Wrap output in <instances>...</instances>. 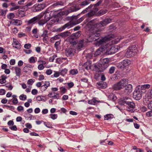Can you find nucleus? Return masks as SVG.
Masks as SVG:
<instances>
[{
  "mask_svg": "<svg viewBox=\"0 0 152 152\" xmlns=\"http://www.w3.org/2000/svg\"><path fill=\"white\" fill-rule=\"evenodd\" d=\"M53 72L52 70L50 69H48L46 70V73L48 75H51Z\"/></svg>",
  "mask_w": 152,
  "mask_h": 152,
  "instance_id": "nucleus-57",
  "label": "nucleus"
},
{
  "mask_svg": "<svg viewBox=\"0 0 152 152\" xmlns=\"http://www.w3.org/2000/svg\"><path fill=\"white\" fill-rule=\"evenodd\" d=\"M129 98L127 97H123L121 98L119 101V104L121 105H125L126 104L128 101L127 100Z\"/></svg>",
  "mask_w": 152,
  "mask_h": 152,
  "instance_id": "nucleus-23",
  "label": "nucleus"
},
{
  "mask_svg": "<svg viewBox=\"0 0 152 152\" xmlns=\"http://www.w3.org/2000/svg\"><path fill=\"white\" fill-rule=\"evenodd\" d=\"M111 19L110 18L105 19L98 23L96 19H93L89 21L87 24L86 28L89 31L88 37L84 39V41L87 44L88 42L96 41L100 36L99 31L102 27L106 26L110 23Z\"/></svg>",
  "mask_w": 152,
  "mask_h": 152,
  "instance_id": "nucleus-1",
  "label": "nucleus"
},
{
  "mask_svg": "<svg viewBox=\"0 0 152 152\" xmlns=\"http://www.w3.org/2000/svg\"><path fill=\"white\" fill-rule=\"evenodd\" d=\"M7 10H3L2 9H0V16H4L5 15Z\"/></svg>",
  "mask_w": 152,
  "mask_h": 152,
  "instance_id": "nucleus-40",
  "label": "nucleus"
},
{
  "mask_svg": "<svg viewBox=\"0 0 152 152\" xmlns=\"http://www.w3.org/2000/svg\"><path fill=\"white\" fill-rule=\"evenodd\" d=\"M57 11L51 10L50 11V7H48L45 12V15L44 18L46 21L49 20L50 19L53 18H56V12Z\"/></svg>",
  "mask_w": 152,
  "mask_h": 152,
  "instance_id": "nucleus-3",
  "label": "nucleus"
},
{
  "mask_svg": "<svg viewBox=\"0 0 152 152\" xmlns=\"http://www.w3.org/2000/svg\"><path fill=\"white\" fill-rule=\"evenodd\" d=\"M59 19H58L56 18H53L50 21V23L52 24H56L58 23H59Z\"/></svg>",
  "mask_w": 152,
  "mask_h": 152,
  "instance_id": "nucleus-29",
  "label": "nucleus"
},
{
  "mask_svg": "<svg viewBox=\"0 0 152 152\" xmlns=\"http://www.w3.org/2000/svg\"><path fill=\"white\" fill-rule=\"evenodd\" d=\"M68 70L66 68L62 69L60 70V75L63 76H64L67 73Z\"/></svg>",
  "mask_w": 152,
  "mask_h": 152,
  "instance_id": "nucleus-31",
  "label": "nucleus"
},
{
  "mask_svg": "<svg viewBox=\"0 0 152 152\" xmlns=\"http://www.w3.org/2000/svg\"><path fill=\"white\" fill-rule=\"evenodd\" d=\"M26 36V34L23 32H20L18 34V37L20 38L24 37Z\"/></svg>",
  "mask_w": 152,
  "mask_h": 152,
  "instance_id": "nucleus-49",
  "label": "nucleus"
},
{
  "mask_svg": "<svg viewBox=\"0 0 152 152\" xmlns=\"http://www.w3.org/2000/svg\"><path fill=\"white\" fill-rule=\"evenodd\" d=\"M15 17V15L13 13H12L9 14L7 15V18L10 20L12 19Z\"/></svg>",
  "mask_w": 152,
  "mask_h": 152,
  "instance_id": "nucleus-42",
  "label": "nucleus"
},
{
  "mask_svg": "<svg viewBox=\"0 0 152 152\" xmlns=\"http://www.w3.org/2000/svg\"><path fill=\"white\" fill-rule=\"evenodd\" d=\"M70 32L68 31L61 33L60 35L62 37H65L69 35Z\"/></svg>",
  "mask_w": 152,
  "mask_h": 152,
  "instance_id": "nucleus-34",
  "label": "nucleus"
},
{
  "mask_svg": "<svg viewBox=\"0 0 152 152\" xmlns=\"http://www.w3.org/2000/svg\"><path fill=\"white\" fill-rule=\"evenodd\" d=\"M39 20V18L37 17H35L27 21V24L28 25L34 24Z\"/></svg>",
  "mask_w": 152,
  "mask_h": 152,
  "instance_id": "nucleus-13",
  "label": "nucleus"
},
{
  "mask_svg": "<svg viewBox=\"0 0 152 152\" xmlns=\"http://www.w3.org/2000/svg\"><path fill=\"white\" fill-rule=\"evenodd\" d=\"M102 52V49L99 48L95 52L94 56H97L99 55Z\"/></svg>",
  "mask_w": 152,
  "mask_h": 152,
  "instance_id": "nucleus-35",
  "label": "nucleus"
},
{
  "mask_svg": "<svg viewBox=\"0 0 152 152\" xmlns=\"http://www.w3.org/2000/svg\"><path fill=\"white\" fill-rule=\"evenodd\" d=\"M61 92L63 94H65L66 91V89L64 87H61L60 88Z\"/></svg>",
  "mask_w": 152,
  "mask_h": 152,
  "instance_id": "nucleus-47",
  "label": "nucleus"
},
{
  "mask_svg": "<svg viewBox=\"0 0 152 152\" xmlns=\"http://www.w3.org/2000/svg\"><path fill=\"white\" fill-rule=\"evenodd\" d=\"M60 37L61 36H60V34L56 35L51 38L50 39V41L52 43H53L55 40L59 39L60 38Z\"/></svg>",
  "mask_w": 152,
  "mask_h": 152,
  "instance_id": "nucleus-28",
  "label": "nucleus"
},
{
  "mask_svg": "<svg viewBox=\"0 0 152 152\" xmlns=\"http://www.w3.org/2000/svg\"><path fill=\"white\" fill-rule=\"evenodd\" d=\"M60 44V41H56L55 44H54V47L57 50L58 48V46Z\"/></svg>",
  "mask_w": 152,
  "mask_h": 152,
  "instance_id": "nucleus-51",
  "label": "nucleus"
},
{
  "mask_svg": "<svg viewBox=\"0 0 152 152\" xmlns=\"http://www.w3.org/2000/svg\"><path fill=\"white\" fill-rule=\"evenodd\" d=\"M57 57L56 55H54L49 58V60L50 62H53L54 59Z\"/></svg>",
  "mask_w": 152,
  "mask_h": 152,
  "instance_id": "nucleus-46",
  "label": "nucleus"
},
{
  "mask_svg": "<svg viewBox=\"0 0 152 152\" xmlns=\"http://www.w3.org/2000/svg\"><path fill=\"white\" fill-rule=\"evenodd\" d=\"M58 117L57 114H50L49 115V118H50L53 120L56 119Z\"/></svg>",
  "mask_w": 152,
  "mask_h": 152,
  "instance_id": "nucleus-39",
  "label": "nucleus"
},
{
  "mask_svg": "<svg viewBox=\"0 0 152 152\" xmlns=\"http://www.w3.org/2000/svg\"><path fill=\"white\" fill-rule=\"evenodd\" d=\"M74 50L71 48H69L66 50V54L67 57L71 56L73 55Z\"/></svg>",
  "mask_w": 152,
  "mask_h": 152,
  "instance_id": "nucleus-25",
  "label": "nucleus"
},
{
  "mask_svg": "<svg viewBox=\"0 0 152 152\" xmlns=\"http://www.w3.org/2000/svg\"><path fill=\"white\" fill-rule=\"evenodd\" d=\"M17 109L18 111L22 112L24 110V108L21 106H19L17 107Z\"/></svg>",
  "mask_w": 152,
  "mask_h": 152,
  "instance_id": "nucleus-53",
  "label": "nucleus"
},
{
  "mask_svg": "<svg viewBox=\"0 0 152 152\" xmlns=\"http://www.w3.org/2000/svg\"><path fill=\"white\" fill-rule=\"evenodd\" d=\"M37 68L39 70H41L44 69V67L43 64H40L38 66Z\"/></svg>",
  "mask_w": 152,
  "mask_h": 152,
  "instance_id": "nucleus-60",
  "label": "nucleus"
},
{
  "mask_svg": "<svg viewBox=\"0 0 152 152\" xmlns=\"http://www.w3.org/2000/svg\"><path fill=\"white\" fill-rule=\"evenodd\" d=\"M57 12H56V18L58 19L61 18L62 16L63 15H67V13H66V10L63 11H60L59 12H58V10H57Z\"/></svg>",
  "mask_w": 152,
  "mask_h": 152,
  "instance_id": "nucleus-20",
  "label": "nucleus"
},
{
  "mask_svg": "<svg viewBox=\"0 0 152 152\" xmlns=\"http://www.w3.org/2000/svg\"><path fill=\"white\" fill-rule=\"evenodd\" d=\"M126 104L129 106V108L132 109L134 108L135 107L134 103L132 102L128 101Z\"/></svg>",
  "mask_w": 152,
  "mask_h": 152,
  "instance_id": "nucleus-30",
  "label": "nucleus"
},
{
  "mask_svg": "<svg viewBox=\"0 0 152 152\" xmlns=\"http://www.w3.org/2000/svg\"><path fill=\"white\" fill-rule=\"evenodd\" d=\"M93 8L92 5H90L88 6V7L86 8L85 10H83L82 12L83 13H85L87 12L90 11V10Z\"/></svg>",
  "mask_w": 152,
  "mask_h": 152,
  "instance_id": "nucleus-38",
  "label": "nucleus"
},
{
  "mask_svg": "<svg viewBox=\"0 0 152 152\" xmlns=\"http://www.w3.org/2000/svg\"><path fill=\"white\" fill-rule=\"evenodd\" d=\"M29 61L30 63H34L36 61L34 59V58L33 56L31 57L29 59Z\"/></svg>",
  "mask_w": 152,
  "mask_h": 152,
  "instance_id": "nucleus-50",
  "label": "nucleus"
},
{
  "mask_svg": "<svg viewBox=\"0 0 152 152\" xmlns=\"http://www.w3.org/2000/svg\"><path fill=\"white\" fill-rule=\"evenodd\" d=\"M101 62L102 63L101 64H102L104 68L105 69L108 66L109 60L108 58H104L101 60Z\"/></svg>",
  "mask_w": 152,
  "mask_h": 152,
  "instance_id": "nucleus-18",
  "label": "nucleus"
},
{
  "mask_svg": "<svg viewBox=\"0 0 152 152\" xmlns=\"http://www.w3.org/2000/svg\"><path fill=\"white\" fill-rule=\"evenodd\" d=\"M148 107L149 109L152 110V100L148 104Z\"/></svg>",
  "mask_w": 152,
  "mask_h": 152,
  "instance_id": "nucleus-62",
  "label": "nucleus"
},
{
  "mask_svg": "<svg viewBox=\"0 0 152 152\" xmlns=\"http://www.w3.org/2000/svg\"><path fill=\"white\" fill-rule=\"evenodd\" d=\"M69 74L71 75H74L77 74L78 73V71L76 69H71L69 71Z\"/></svg>",
  "mask_w": 152,
  "mask_h": 152,
  "instance_id": "nucleus-32",
  "label": "nucleus"
},
{
  "mask_svg": "<svg viewBox=\"0 0 152 152\" xmlns=\"http://www.w3.org/2000/svg\"><path fill=\"white\" fill-rule=\"evenodd\" d=\"M12 45L14 48L17 49H20L21 48V45L18 41L15 39H13Z\"/></svg>",
  "mask_w": 152,
  "mask_h": 152,
  "instance_id": "nucleus-19",
  "label": "nucleus"
},
{
  "mask_svg": "<svg viewBox=\"0 0 152 152\" xmlns=\"http://www.w3.org/2000/svg\"><path fill=\"white\" fill-rule=\"evenodd\" d=\"M15 73L17 76H20L21 75V70L20 68L16 66L14 67Z\"/></svg>",
  "mask_w": 152,
  "mask_h": 152,
  "instance_id": "nucleus-26",
  "label": "nucleus"
},
{
  "mask_svg": "<svg viewBox=\"0 0 152 152\" xmlns=\"http://www.w3.org/2000/svg\"><path fill=\"white\" fill-rule=\"evenodd\" d=\"M119 49V47L118 46H112L107 49V52L108 54H113L118 52Z\"/></svg>",
  "mask_w": 152,
  "mask_h": 152,
  "instance_id": "nucleus-9",
  "label": "nucleus"
},
{
  "mask_svg": "<svg viewBox=\"0 0 152 152\" xmlns=\"http://www.w3.org/2000/svg\"><path fill=\"white\" fill-rule=\"evenodd\" d=\"M104 3L107 6H109L110 4V0H104Z\"/></svg>",
  "mask_w": 152,
  "mask_h": 152,
  "instance_id": "nucleus-48",
  "label": "nucleus"
},
{
  "mask_svg": "<svg viewBox=\"0 0 152 152\" xmlns=\"http://www.w3.org/2000/svg\"><path fill=\"white\" fill-rule=\"evenodd\" d=\"M107 84L105 82L103 81L98 82L96 84V86L98 88L104 89L107 87Z\"/></svg>",
  "mask_w": 152,
  "mask_h": 152,
  "instance_id": "nucleus-16",
  "label": "nucleus"
},
{
  "mask_svg": "<svg viewBox=\"0 0 152 152\" xmlns=\"http://www.w3.org/2000/svg\"><path fill=\"white\" fill-rule=\"evenodd\" d=\"M6 77L4 78H2L0 79V83L1 84H3L5 83L6 82Z\"/></svg>",
  "mask_w": 152,
  "mask_h": 152,
  "instance_id": "nucleus-58",
  "label": "nucleus"
},
{
  "mask_svg": "<svg viewBox=\"0 0 152 152\" xmlns=\"http://www.w3.org/2000/svg\"><path fill=\"white\" fill-rule=\"evenodd\" d=\"M10 24L13 25L18 26L21 25L22 24L20 20L18 19H13L10 21Z\"/></svg>",
  "mask_w": 152,
  "mask_h": 152,
  "instance_id": "nucleus-24",
  "label": "nucleus"
},
{
  "mask_svg": "<svg viewBox=\"0 0 152 152\" xmlns=\"http://www.w3.org/2000/svg\"><path fill=\"white\" fill-rule=\"evenodd\" d=\"M115 69V67L114 66L111 67L109 69V73L112 74L114 73Z\"/></svg>",
  "mask_w": 152,
  "mask_h": 152,
  "instance_id": "nucleus-45",
  "label": "nucleus"
},
{
  "mask_svg": "<svg viewBox=\"0 0 152 152\" xmlns=\"http://www.w3.org/2000/svg\"><path fill=\"white\" fill-rule=\"evenodd\" d=\"M32 68L33 67L31 65H28L24 67L23 72L29 74L31 73Z\"/></svg>",
  "mask_w": 152,
  "mask_h": 152,
  "instance_id": "nucleus-17",
  "label": "nucleus"
},
{
  "mask_svg": "<svg viewBox=\"0 0 152 152\" xmlns=\"http://www.w3.org/2000/svg\"><path fill=\"white\" fill-rule=\"evenodd\" d=\"M124 92L126 94H129L132 91V85L129 84L125 86Z\"/></svg>",
  "mask_w": 152,
  "mask_h": 152,
  "instance_id": "nucleus-14",
  "label": "nucleus"
},
{
  "mask_svg": "<svg viewBox=\"0 0 152 152\" xmlns=\"http://www.w3.org/2000/svg\"><path fill=\"white\" fill-rule=\"evenodd\" d=\"M54 73L53 75H52L51 77H57L59 76L60 73V72H57L56 71H54Z\"/></svg>",
  "mask_w": 152,
  "mask_h": 152,
  "instance_id": "nucleus-41",
  "label": "nucleus"
},
{
  "mask_svg": "<svg viewBox=\"0 0 152 152\" xmlns=\"http://www.w3.org/2000/svg\"><path fill=\"white\" fill-rule=\"evenodd\" d=\"M142 91L139 88H136L133 93V97L136 100L140 99L142 96Z\"/></svg>",
  "mask_w": 152,
  "mask_h": 152,
  "instance_id": "nucleus-6",
  "label": "nucleus"
},
{
  "mask_svg": "<svg viewBox=\"0 0 152 152\" xmlns=\"http://www.w3.org/2000/svg\"><path fill=\"white\" fill-rule=\"evenodd\" d=\"M47 21L45 20V21L44 20H40L39 21L38 23L39 25L42 26Z\"/></svg>",
  "mask_w": 152,
  "mask_h": 152,
  "instance_id": "nucleus-56",
  "label": "nucleus"
},
{
  "mask_svg": "<svg viewBox=\"0 0 152 152\" xmlns=\"http://www.w3.org/2000/svg\"><path fill=\"white\" fill-rule=\"evenodd\" d=\"M15 63V60L14 59H11L10 61V64L11 65H14Z\"/></svg>",
  "mask_w": 152,
  "mask_h": 152,
  "instance_id": "nucleus-64",
  "label": "nucleus"
},
{
  "mask_svg": "<svg viewBox=\"0 0 152 152\" xmlns=\"http://www.w3.org/2000/svg\"><path fill=\"white\" fill-rule=\"evenodd\" d=\"M31 46V45L30 44H26L24 45V48L27 49H29Z\"/></svg>",
  "mask_w": 152,
  "mask_h": 152,
  "instance_id": "nucleus-59",
  "label": "nucleus"
},
{
  "mask_svg": "<svg viewBox=\"0 0 152 152\" xmlns=\"http://www.w3.org/2000/svg\"><path fill=\"white\" fill-rule=\"evenodd\" d=\"M111 36L109 37L105 36L103 37H98L97 38V39L96 41V45L98 46L104 44V43L109 41L110 39V38H112Z\"/></svg>",
  "mask_w": 152,
  "mask_h": 152,
  "instance_id": "nucleus-5",
  "label": "nucleus"
},
{
  "mask_svg": "<svg viewBox=\"0 0 152 152\" xmlns=\"http://www.w3.org/2000/svg\"><path fill=\"white\" fill-rule=\"evenodd\" d=\"M150 85L149 84H146L142 85L141 86V90H145L146 89H148L150 87Z\"/></svg>",
  "mask_w": 152,
  "mask_h": 152,
  "instance_id": "nucleus-33",
  "label": "nucleus"
},
{
  "mask_svg": "<svg viewBox=\"0 0 152 152\" xmlns=\"http://www.w3.org/2000/svg\"><path fill=\"white\" fill-rule=\"evenodd\" d=\"M113 115L111 114H107L104 116V120H108L113 118Z\"/></svg>",
  "mask_w": 152,
  "mask_h": 152,
  "instance_id": "nucleus-27",
  "label": "nucleus"
},
{
  "mask_svg": "<svg viewBox=\"0 0 152 152\" xmlns=\"http://www.w3.org/2000/svg\"><path fill=\"white\" fill-rule=\"evenodd\" d=\"M43 86H44V87L46 88L47 89L50 85V83L49 81H45V83L43 85H42Z\"/></svg>",
  "mask_w": 152,
  "mask_h": 152,
  "instance_id": "nucleus-44",
  "label": "nucleus"
},
{
  "mask_svg": "<svg viewBox=\"0 0 152 152\" xmlns=\"http://www.w3.org/2000/svg\"><path fill=\"white\" fill-rule=\"evenodd\" d=\"M128 80L127 79H123L113 85V88L115 90L122 89L128 83Z\"/></svg>",
  "mask_w": 152,
  "mask_h": 152,
  "instance_id": "nucleus-2",
  "label": "nucleus"
},
{
  "mask_svg": "<svg viewBox=\"0 0 152 152\" xmlns=\"http://www.w3.org/2000/svg\"><path fill=\"white\" fill-rule=\"evenodd\" d=\"M12 102L14 104L16 105L18 103V101L17 98L13 99L12 100Z\"/></svg>",
  "mask_w": 152,
  "mask_h": 152,
  "instance_id": "nucleus-63",
  "label": "nucleus"
},
{
  "mask_svg": "<svg viewBox=\"0 0 152 152\" xmlns=\"http://www.w3.org/2000/svg\"><path fill=\"white\" fill-rule=\"evenodd\" d=\"M84 40V39H83L79 41L77 45V48L78 49H81L83 47L87 45L86 42H85Z\"/></svg>",
  "mask_w": 152,
  "mask_h": 152,
  "instance_id": "nucleus-21",
  "label": "nucleus"
},
{
  "mask_svg": "<svg viewBox=\"0 0 152 152\" xmlns=\"http://www.w3.org/2000/svg\"><path fill=\"white\" fill-rule=\"evenodd\" d=\"M48 31L47 30H44L43 31V33L41 35L42 37H44L48 36L47 33Z\"/></svg>",
  "mask_w": 152,
  "mask_h": 152,
  "instance_id": "nucleus-52",
  "label": "nucleus"
},
{
  "mask_svg": "<svg viewBox=\"0 0 152 152\" xmlns=\"http://www.w3.org/2000/svg\"><path fill=\"white\" fill-rule=\"evenodd\" d=\"M137 51V50L136 45H131L127 49L125 56L127 58L131 57L135 55Z\"/></svg>",
  "mask_w": 152,
  "mask_h": 152,
  "instance_id": "nucleus-4",
  "label": "nucleus"
},
{
  "mask_svg": "<svg viewBox=\"0 0 152 152\" xmlns=\"http://www.w3.org/2000/svg\"><path fill=\"white\" fill-rule=\"evenodd\" d=\"M98 10V8L94 9L92 8L90 11L86 14V16L88 17H90L94 16Z\"/></svg>",
  "mask_w": 152,
  "mask_h": 152,
  "instance_id": "nucleus-15",
  "label": "nucleus"
},
{
  "mask_svg": "<svg viewBox=\"0 0 152 152\" xmlns=\"http://www.w3.org/2000/svg\"><path fill=\"white\" fill-rule=\"evenodd\" d=\"M131 63V61L128 59H124L119 64V68L121 69H124L128 67Z\"/></svg>",
  "mask_w": 152,
  "mask_h": 152,
  "instance_id": "nucleus-7",
  "label": "nucleus"
},
{
  "mask_svg": "<svg viewBox=\"0 0 152 152\" xmlns=\"http://www.w3.org/2000/svg\"><path fill=\"white\" fill-rule=\"evenodd\" d=\"M75 25L76 23H75V22L74 20L72 21H70L65 24L62 26L61 28V31H62L66 28L68 29L70 28Z\"/></svg>",
  "mask_w": 152,
  "mask_h": 152,
  "instance_id": "nucleus-11",
  "label": "nucleus"
},
{
  "mask_svg": "<svg viewBox=\"0 0 152 152\" xmlns=\"http://www.w3.org/2000/svg\"><path fill=\"white\" fill-rule=\"evenodd\" d=\"M26 96L23 94H22L19 96L20 99L22 101L25 100L26 99Z\"/></svg>",
  "mask_w": 152,
  "mask_h": 152,
  "instance_id": "nucleus-43",
  "label": "nucleus"
},
{
  "mask_svg": "<svg viewBox=\"0 0 152 152\" xmlns=\"http://www.w3.org/2000/svg\"><path fill=\"white\" fill-rule=\"evenodd\" d=\"M65 1L64 0L58 1H56L51 5L49 7L50 8H58L64 5Z\"/></svg>",
  "mask_w": 152,
  "mask_h": 152,
  "instance_id": "nucleus-10",
  "label": "nucleus"
},
{
  "mask_svg": "<svg viewBox=\"0 0 152 152\" xmlns=\"http://www.w3.org/2000/svg\"><path fill=\"white\" fill-rule=\"evenodd\" d=\"M90 3V0H85L81 2L79 4H78V5L80 7V9L81 8H83L85 6L88 4Z\"/></svg>",
  "mask_w": 152,
  "mask_h": 152,
  "instance_id": "nucleus-22",
  "label": "nucleus"
},
{
  "mask_svg": "<svg viewBox=\"0 0 152 152\" xmlns=\"http://www.w3.org/2000/svg\"><path fill=\"white\" fill-rule=\"evenodd\" d=\"M83 20L84 18L83 17H81L77 20V22L76 23H76V24L79 23Z\"/></svg>",
  "mask_w": 152,
  "mask_h": 152,
  "instance_id": "nucleus-61",
  "label": "nucleus"
},
{
  "mask_svg": "<svg viewBox=\"0 0 152 152\" xmlns=\"http://www.w3.org/2000/svg\"><path fill=\"white\" fill-rule=\"evenodd\" d=\"M79 10L80 7L78 6V4H73L70 5L68 10H66V12L68 14L70 13Z\"/></svg>",
  "mask_w": 152,
  "mask_h": 152,
  "instance_id": "nucleus-8",
  "label": "nucleus"
},
{
  "mask_svg": "<svg viewBox=\"0 0 152 152\" xmlns=\"http://www.w3.org/2000/svg\"><path fill=\"white\" fill-rule=\"evenodd\" d=\"M44 83L43 81L41 82H38L36 84V86L38 88H40L42 85Z\"/></svg>",
  "mask_w": 152,
  "mask_h": 152,
  "instance_id": "nucleus-54",
  "label": "nucleus"
},
{
  "mask_svg": "<svg viewBox=\"0 0 152 152\" xmlns=\"http://www.w3.org/2000/svg\"><path fill=\"white\" fill-rule=\"evenodd\" d=\"M81 34V31H78L76 33H73L72 35L75 38H77L80 37Z\"/></svg>",
  "mask_w": 152,
  "mask_h": 152,
  "instance_id": "nucleus-37",
  "label": "nucleus"
},
{
  "mask_svg": "<svg viewBox=\"0 0 152 152\" xmlns=\"http://www.w3.org/2000/svg\"><path fill=\"white\" fill-rule=\"evenodd\" d=\"M146 115L148 117H151L152 116V110L149 111L148 112L146 113Z\"/></svg>",
  "mask_w": 152,
  "mask_h": 152,
  "instance_id": "nucleus-55",
  "label": "nucleus"
},
{
  "mask_svg": "<svg viewBox=\"0 0 152 152\" xmlns=\"http://www.w3.org/2000/svg\"><path fill=\"white\" fill-rule=\"evenodd\" d=\"M94 70L96 72H102L104 69L101 64L98 63L94 65Z\"/></svg>",
  "mask_w": 152,
  "mask_h": 152,
  "instance_id": "nucleus-12",
  "label": "nucleus"
},
{
  "mask_svg": "<svg viewBox=\"0 0 152 152\" xmlns=\"http://www.w3.org/2000/svg\"><path fill=\"white\" fill-rule=\"evenodd\" d=\"M102 2V0H99L96 4L92 5V7L94 9L98 8L97 7L99 6Z\"/></svg>",
  "mask_w": 152,
  "mask_h": 152,
  "instance_id": "nucleus-36",
  "label": "nucleus"
}]
</instances>
